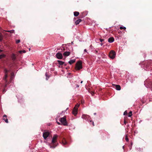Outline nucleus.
<instances>
[{
	"label": "nucleus",
	"mask_w": 152,
	"mask_h": 152,
	"mask_svg": "<svg viewBox=\"0 0 152 152\" xmlns=\"http://www.w3.org/2000/svg\"><path fill=\"white\" fill-rule=\"evenodd\" d=\"M82 21V20L80 19H78L75 22V24L76 25L78 24L80 22Z\"/></svg>",
	"instance_id": "15"
},
{
	"label": "nucleus",
	"mask_w": 152,
	"mask_h": 152,
	"mask_svg": "<svg viewBox=\"0 0 152 152\" xmlns=\"http://www.w3.org/2000/svg\"><path fill=\"white\" fill-rule=\"evenodd\" d=\"M114 87H113L117 90H120L121 89V87L120 85H118L113 84V85Z\"/></svg>",
	"instance_id": "8"
},
{
	"label": "nucleus",
	"mask_w": 152,
	"mask_h": 152,
	"mask_svg": "<svg viewBox=\"0 0 152 152\" xmlns=\"http://www.w3.org/2000/svg\"><path fill=\"white\" fill-rule=\"evenodd\" d=\"M115 52L113 50H111L109 54V56L111 59H113L115 56Z\"/></svg>",
	"instance_id": "4"
},
{
	"label": "nucleus",
	"mask_w": 152,
	"mask_h": 152,
	"mask_svg": "<svg viewBox=\"0 0 152 152\" xmlns=\"http://www.w3.org/2000/svg\"><path fill=\"white\" fill-rule=\"evenodd\" d=\"M127 126H129V125H127Z\"/></svg>",
	"instance_id": "49"
},
{
	"label": "nucleus",
	"mask_w": 152,
	"mask_h": 152,
	"mask_svg": "<svg viewBox=\"0 0 152 152\" xmlns=\"http://www.w3.org/2000/svg\"><path fill=\"white\" fill-rule=\"evenodd\" d=\"M3 39V36L2 34L0 33V41H1Z\"/></svg>",
	"instance_id": "23"
},
{
	"label": "nucleus",
	"mask_w": 152,
	"mask_h": 152,
	"mask_svg": "<svg viewBox=\"0 0 152 152\" xmlns=\"http://www.w3.org/2000/svg\"><path fill=\"white\" fill-rule=\"evenodd\" d=\"M5 92V89H4L3 91V93H4Z\"/></svg>",
	"instance_id": "35"
},
{
	"label": "nucleus",
	"mask_w": 152,
	"mask_h": 152,
	"mask_svg": "<svg viewBox=\"0 0 152 152\" xmlns=\"http://www.w3.org/2000/svg\"><path fill=\"white\" fill-rule=\"evenodd\" d=\"M79 14V13L78 12L75 11L74 12V15L75 16H77Z\"/></svg>",
	"instance_id": "18"
},
{
	"label": "nucleus",
	"mask_w": 152,
	"mask_h": 152,
	"mask_svg": "<svg viewBox=\"0 0 152 152\" xmlns=\"http://www.w3.org/2000/svg\"><path fill=\"white\" fill-rule=\"evenodd\" d=\"M62 143L64 145H65L67 144V142L64 138L62 140Z\"/></svg>",
	"instance_id": "14"
},
{
	"label": "nucleus",
	"mask_w": 152,
	"mask_h": 152,
	"mask_svg": "<svg viewBox=\"0 0 152 152\" xmlns=\"http://www.w3.org/2000/svg\"><path fill=\"white\" fill-rule=\"evenodd\" d=\"M83 81H82L80 82V83H83Z\"/></svg>",
	"instance_id": "45"
},
{
	"label": "nucleus",
	"mask_w": 152,
	"mask_h": 152,
	"mask_svg": "<svg viewBox=\"0 0 152 152\" xmlns=\"http://www.w3.org/2000/svg\"><path fill=\"white\" fill-rule=\"evenodd\" d=\"M2 51V50L1 49H0V52H1Z\"/></svg>",
	"instance_id": "40"
},
{
	"label": "nucleus",
	"mask_w": 152,
	"mask_h": 152,
	"mask_svg": "<svg viewBox=\"0 0 152 152\" xmlns=\"http://www.w3.org/2000/svg\"><path fill=\"white\" fill-rule=\"evenodd\" d=\"M5 56V55L4 54H2L0 55V59H1L4 57Z\"/></svg>",
	"instance_id": "21"
},
{
	"label": "nucleus",
	"mask_w": 152,
	"mask_h": 152,
	"mask_svg": "<svg viewBox=\"0 0 152 152\" xmlns=\"http://www.w3.org/2000/svg\"><path fill=\"white\" fill-rule=\"evenodd\" d=\"M7 84H5V87H7Z\"/></svg>",
	"instance_id": "44"
},
{
	"label": "nucleus",
	"mask_w": 152,
	"mask_h": 152,
	"mask_svg": "<svg viewBox=\"0 0 152 152\" xmlns=\"http://www.w3.org/2000/svg\"><path fill=\"white\" fill-rule=\"evenodd\" d=\"M7 117V116L6 115H4L3 116V120H4L6 123H8V121Z\"/></svg>",
	"instance_id": "10"
},
{
	"label": "nucleus",
	"mask_w": 152,
	"mask_h": 152,
	"mask_svg": "<svg viewBox=\"0 0 152 152\" xmlns=\"http://www.w3.org/2000/svg\"><path fill=\"white\" fill-rule=\"evenodd\" d=\"M95 53H98V52L97 50H95Z\"/></svg>",
	"instance_id": "36"
},
{
	"label": "nucleus",
	"mask_w": 152,
	"mask_h": 152,
	"mask_svg": "<svg viewBox=\"0 0 152 152\" xmlns=\"http://www.w3.org/2000/svg\"><path fill=\"white\" fill-rule=\"evenodd\" d=\"M124 148V146H123V148Z\"/></svg>",
	"instance_id": "47"
},
{
	"label": "nucleus",
	"mask_w": 152,
	"mask_h": 152,
	"mask_svg": "<svg viewBox=\"0 0 152 152\" xmlns=\"http://www.w3.org/2000/svg\"><path fill=\"white\" fill-rule=\"evenodd\" d=\"M77 109H75L74 108L72 111V113L74 115H76L77 114Z\"/></svg>",
	"instance_id": "11"
},
{
	"label": "nucleus",
	"mask_w": 152,
	"mask_h": 152,
	"mask_svg": "<svg viewBox=\"0 0 152 152\" xmlns=\"http://www.w3.org/2000/svg\"><path fill=\"white\" fill-rule=\"evenodd\" d=\"M101 46H102V45H103V43H101Z\"/></svg>",
	"instance_id": "42"
},
{
	"label": "nucleus",
	"mask_w": 152,
	"mask_h": 152,
	"mask_svg": "<svg viewBox=\"0 0 152 152\" xmlns=\"http://www.w3.org/2000/svg\"><path fill=\"white\" fill-rule=\"evenodd\" d=\"M128 122H127L125 120H124V123L125 124H126V123H127Z\"/></svg>",
	"instance_id": "30"
},
{
	"label": "nucleus",
	"mask_w": 152,
	"mask_h": 152,
	"mask_svg": "<svg viewBox=\"0 0 152 152\" xmlns=\"http://www.w3.org/2000/svg\"><path fill=\"white\" fill-rule=\"evenodd\" d=\"M82 118H83L88 120V119L90 118V116L87 115H83L82 116Z\"/></svg>",
	"instance_id": "9"
},
{
	"label": "nucleus",
	"mask_w": 152,
	"mask_h": 152,
	"mask_svg": "<svg viewBox=\"0 0 152 152\" xmlns=\"http://www.w3.org/2000/svg\"><path fill=\"white\" fill-rule=\"evenodd\" d=\"M45 76H46V77H47V73H45Z\"/></svg>",
	"instance_id": "38"
},
{
	"label": "nucleus",
	"mask_w": 152,
	"mask_h": 152,
	"mask_svg": "<svg viewBox=\"0 0 152 152\" xmlns=\"http://www.w3.org/2000/svg\"><path fill=\"white\" fill-rule=\"evenodd\" d=\"M56 56L58 59H62L63 58L62 54L59 52H58L56 54Z\"/></svg>",
	"instance_id": "6"
},
{
	"label": "nucleus",
	"mask_w": 152,
	"mask_h": 152,
	"mask_svg": "<svg viewBox=\"0 0 152 152\" xmlns=\"http://www.w3.org/2000/svg\"><path fill=\"white\" fill-rule=\"evenodd\" d=\"M75 62V60H71L68 62L70 64L74 63Z\"/></svg>",
	"instance_id": "16"
},
{
	"label": "nucleus",
	"mask_w": 152,
	"mask_h": 152,
	"mask_svg": "<svg viewBox=\"0 0 152 152\" xmlns=\"http://www.w3.org/2000/svg\"><path fill=\"white\" fill-rule=\"evenodd\" d=\"M26 52V51L25 50H23L22 51V53H25Z\"/></svg>",
	"instance_id": "33"
},
{
	"label": "nucleus",
	"mask_w": 152,
	"mask_h": 152,
	"mask_svg": "<svg viewBox=\"0 0 152 152\" xmlns=\"http://www.w3.org/2000/svg\"><path fill=\"white\" fill-rule=\"evenodd\" d=\"M127 111H125L124 113V115H127Z\"/></svg>",
	"instance_id": "29"
},
{
	"label": "nucleus",
	"mask_w": 152,
	"mask_h": 152,
	"mask_svg": "<svg viewBox=\"0 0 152 152\" xmlns=\"http://www.w3.org/2000/svg\"><path fill=\"white\" fill-rule=\"evenodd\" d=\"M7 32H10L11 33H13L14 32V30H8L7 31Z\"/></svg>",
	"instance_id": "25"
},
{
	"label": "nucleus",
	"mask_w": 152,
	"mask_h": 152,
	"mask_svg": "<svg viewBox=\"0 0 152 152\" xmlns=\"http://www.w3.org/2000/svg\"><path fill=\"white\" fill-rule=\"evenodd\" d=\"M70 52H65L63 53V55L65 56H67L69 55Z\"/></svg>",
	"instance_id": "13"
},
{
	"label": "nucleus",
	"mask_w": 152,
	"mask_h": 152,
	"mask_svg": "<svg viewBox=\"0 0 152 152\" xmlns=\"http://www.w3.org/2000/svg\"><path fill=\"white\" fill-rule=\"evenodd\" d=\"M94 115H96V113H94Z\"/></svg>",
	"instance_id": "41"
},
{
	"label": "nucleus",
	"mask_w": 152,
	"mask_h": 152,
	"mask_svg": "<svg viewBox=\"0 0 152 152\" xmlns=\"http://www.w3.org/2000/svg\"><path fill=\"white\" fill-rule=\"evenodd\" d=\"M76 87L77 88L79 87V86L78 85H76Z\"/></svg>",
	"instance_id": "34"
},
{
	"label": "nucleus",
	"mask_w": 152,
	"mask_h": 152,
	"mask_svg": "<svg viewBox=\"0 0 152 152\" xmlns=\"http://www.w3.org/2000/svg\"><path fill=\"white\" fill-rule=\"evenodd\" d=\"M58 136L57 135H54L52 138L51 143L49 145L50 148H55L57 145H56V143L57 142V138Z\"/></svg>",
	"instance_id": "1"
},
{
	"label": "nucleus",
	"mask_w": 152,
	"mask_h": 152,
	"mask_svg": "<svg viewBox=\"0 0 152 152\" xmlns=\"http://www.w3.org/2000/svg\"><path fill=\"white\" fill-rule=\"evenodd\" d=\"M131 144V145H132V143Z\"/></svg>",
	"instance_id": "48"
},
{
	"label": "nucleus",
	"mask_w": 152,
	"mask_h": 152,
	"mask_svg": "<svg viewBox=\"0 0 152 152\" xmlns=\"http://www.w3.org/2000/svg\"><path fill=\"white\" fill-rule=\"evenodd\" d=\"M125 140L126 142H128L129 141V139L128 137V136L127 135H126V136Z\"/></svg>",
	"instance_id": "27"
},
{
	"label": "nucleus",
	"mask_w": 152,
	"mask_h": 152,
	"mask_svg": "<svg viewBox=\"0 0 152 152\" xmlns=\"http://www.w3.org/2000/svg\"><path fill=\"white\" fill-rule=\"evenodd\" d=\"M12 58L13 61H15L16 59V57L15 55L14 54H12Z\"/></svg>",
	"instance_id": "17"
},
{
	"label": "nucleus",
	"mask_w": 152,
	"mask_h": 152,
	"mask_svg": "<svg viewBox=\"0 0 152 152\" xmlns=\"http://www.w3.org/2000/svg\"><path fill=\"white\" fill-rule=\"evenodd\" d=\"M90 124H91V123L92 124V125L93 126H94V121L91 120L90 121Z\"/></svg>",
	"instance_id": "24"
},
{
	"label": "nucleus",
	"mask_w": 152,
	"mask_h": 152,
	"mask_svg": "<svg viewBox=\"0 0 152 152\" xmlns=\"http://www.w3.org/2000/svg\"><path fill=\"white\" fill-rule=\"evenodd\" d=\"M19 53H20V54H21L22 53V50H20V51H19Z\"/></svg>",
	"instance_id": "31"
},
{
	"label": "nucleus",
	"mask_w": 152,
	"mask_h": 152,
	"mask_svg": "<svg viewBox=\"0 0 152 152\" xmlns=\"http://www.w3.org/2000/svg\"><path fill=\"white\" fill-rule=\"evenodd\" d=\"M50 134V133L48 131H46L44 132L43 133V136L45 139L46 138L49 136Z\"/></svg>",
	"instance_id": "5"
},
{
	"label": "nucleus",
	"mask_w": 152,
	"mask_h": 152,
	"mask_svg": "<svg viewBox=\"0 0 152 152\" xmlns=\"http://www.w3.org/2000/svg\"><path fill=\"white\" fill-rule=\"evenodd\" d=\"M4 72L5 74V77L4 78V79L5 81V82L6 83L7 81L6 79L8 77V75L7 73L8 72V71L6 69H5L4 70Z\"/></svg>",
	"instance_id": "7"
},
{
	"label": "nucleus",
	"mask_w": 152,
	"mask_h": 152,
	"mask_svg": "<svg viewBox=\"0 0 152 152\" xmlns=\"http://www.w3.org/2000/svg\"><path fill=\"white\" fill-rule=\"evenodd\" d=\"M57 124H58V125H60L61 124L59 122H57Z\"/></svg>",
	"instance_id": "37"
},
{
	"label": "nucleus",
	"mask_w": 152,
	"mask_h": 152,
	"mask_svg": "<svg viewBox=\"0 0 152 152\" xmlns=\"http://www.w3.org/2000/svg\"><path fill=\"white\" fill-rule=\"evenodd\" d=\"M84 52H86V50L85 49L84 50Z\"/></svg>",
	"instance_id": "39"
},
{
	"label": "nucleus",
	"mask_w": 152,
	"mask_h": 152,
	"mask_svg": "<svg viewBox=\"0 0 152 152\" xmlns=\"http://www.w3.org/2000/svg\"><path fill=\"white\" fill-rule=\"evenodd\" d=\"M20 42V40H19V39L17 40L16 41V43L17 44H18V43H19Z\"/></svg>",
	"instance_id": "28"
},
{
	"label": "nucleus",
	"mask_w": 152,
	"mask_h": 152,
	"mask_svg": "<svg viewBox=\"0 0 152 152\" xmlns=\"http://www.w3.org/2000/svg\"><path fill=\"white\" fill-rule=\"evenodd\" d=\"M59 121L64 126H67L68 124L66 121V117L65 116H64L63 117L60 118L59 119Z\"/></svg>",
	"instance_id": "3"
},
{
	"label": "nucleus",
	"mask_w": 152,
	"mask_h": 152,
	"mask_svg": "<svg viewBox=\"0 0 152 152\" xmlns=\"http://www.w3.org/2000/svg\"><path fill=\"white\" fill-rule=\"evenodd\" d=\"M66 65H67V64H64V65H65V66H66Z\"/></svg>",
	"instance_id": "43"
},
{
	"label": "nucleus",
	"mask_w": 152,
	"mask_h": 152,
	"mask_svg": "<svg viewBox=\"0 0 152 152\" xmlns=\"http://www.w3.org/2000/svg\"><path fill=\"white\" fill-rule=\"evenodd\" d=\"M82 62L81 61H77L76 64L75 69L76 70H79L82 69Z\"/></svg>",
	"instance_id": "2"
},
{
	"label": "nucleus",
	"mask_w": 152,
	"mask_h": 152,
	"mask_svg": "<svg viewBox=\"0 0 152 152\" xmlns=\"http://www.w3.org/2000/svg\"><path fill=\"white\" fill-rule=\"evenodd\" d=\"M120 29L121 30H122V29H124V30H125L126 29V28L125 27H122V26H121L120 27Z\"/></svg>",
	"instance_id": "26"
},
{
	"label": "nucleus",
	"mask_w": 152,
	"mask_h": 152,
	"mask_svg": "<svg viewBox=\"0 0 152 152\" xmlns=\"http://www.w3.org/2000/svg\"><path fill=\"white\" fill-rule=\"evenodd\" d=\"M46 80H48V79L47 78V77L46 78Z\"/></svg>",
	"instance_id": "46"
},
{
	"label": "nucleus",
	"mask_w": 152,
	"mask_h": 152,
	"mask_svg": "<svg viewBox=\"0 0 152 152\" xmlns=\"http://www.w3.org/2000/svg\"><path fill=\"white\" fill-rule=\"evenodd\" d=\"M114 40V39L113 37H111L108 39V42L110 43L113 42Z\"/></svg>",
	"instance_id": "12"
},
{
	"label": "nucleus",
	"mask_w": 152,
	"mask_h": 152,
	"mask_svg": "<svg viewBox=\"0 0 152 152\" xmlns=\"http://www.w3.org/2000/svg\"><path fill=\"white\" fill-rule=\"evenodd\" d=\"M79 104H77L76 105H75L74 108L75 109L77 110L78 108L79 107Z\"/></svg>",
	"instance_id": "20"
},
{
	"label": "nucleus",
	"mask_w": 152,
	"mask_h": 152,
	"mask_svg": "<svg viewBox=\"0 0 152 152\" xmlns=\"http://www.w3.org/2000/svg\"><path fill=\"white\" fill-rule=\"evenodd\" d=\"M100 41L101 42H102V41H103L104 40V39H100Z\"/></svg>",
	"instance_id": "32"
},
{
	"label": "nucleus",
	"mask_w": 152,
	"mask_h": 152,
	"mask_svg": "<svg viewBox=\"0 0 152 152\" xmlns=\"http://www.w3.org/2000/svg\"><path fill=\"white\" fill-rule=\"evenodd\" d=\"M58 64L60 65H62L64 64V62L60 60H58Z\"/></svg>",
	"instance_id": "19"
},
{
	"label": "nucleus",
	"mask_w": 152,
	"mask_h": 152,
	"mask_svg": "<svg viewBox=\"0 0 152 152\" xmlns=\"http://www.w3.org/2000/svg\"><path fill=\"white\" fill-rule=\"evenodd\" d=\"M132 112L130 111L129 112V113L128 116L129 117H130L132 116Z\"/></svg>",
	"instance_id": "22"
}]
</instances>
